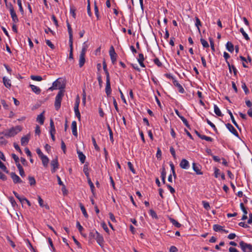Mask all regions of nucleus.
Here are the masks:
<instances>
[{"label":"nucleus","instance_id":"nucleus-40","mask_svg":"<svg viewBox=\"0 0 252 252\" xmlns=\"http://www.w3.org/2000/svg\"><path fill=\"white\" fill-rule=\"evenodd\" d=\"M31 78L34 81H41L42 80V78L40 76L38 75H32Z\"/></svg>","mask_w":252,"mask_h":252},{"label":"nucleus","instance_id":"nucleus-8","mask_svg":"<svg viewBox=\"0 0 252 252\" xmlns=\"http://www.w3.org/2000/svg\"><path fill=\"white\" fill-rule=\"evenodd\" d=\"M226 126L230 132H231L235 136L239 137L238 133L232 125H231L229 123H228L226 124Z\"/></svg>","mask_w":252,"mask_h":252},{"label":"nucleus","instance_id":"nucleus-51","mask_svg":"<svg viewBox=\"0 0 252 252\" xmlns=\"http://www.w3.org/2000/svg\"><path fill=\"white\" fill-rule=\"evenodd\" d=\"M201 139H203V140H205L207 141H210V142H212L213 140V139L212 138L209 137V136H207L204 135H202Z\"/></svg>","mask_w":252,"mask_h":252},{"label":"nucleus","instance_id":"nucleus-63","mask_svg":"<svg viewBox=\"0 0 252 252\" xmlns=\"http://www.w3.org/2000/svg\"><path fill=\"white\" fill-rule=\"evenodd\" d=\"M12 157L14 159L16 163H17L19 162V158L18 156H17L15 154H12Z\"/></svg>","mask_w":252,"mask_h":252},{"label":"nucleus","instance_id":"nucleus-16","mask_svg":"<svg viewBox=\"0 0 252 252\" xmlns=\"http://www.w3.org/2000/svg\"><path fill=\"white\" fill-rule=\"evenodd\" d=\"M180 165L183 169L189 168V165L188 161L185 159H183L180 162Z\"/></svg>","mask_w":252,"mask_h":252},{"label":"nucleus","instance_id":"nucleus-1","mask_svg":"<svg viewBox=\"0 0 252 252\" xmlns=\"http://www.w3.org/2000/svg\"><path fill=\"white\" fill-rule=\"evenodd\" d=\"M94 239L96 240L97 243L100 246H102L104 243L103 236L96 230H92L89 234V241L93 242Z\"/></svg>","mask_w":252,"mask_h":252},{"label":"nucleus","instance_id":"nucleus-50","mask_svg":"<svg viewBox=\"0 0 252 252\" xmlns=\"http://www.w3.org/2000/svg\"><path fill=\"white\" fill-rule=\"evenodd\" d=\"M127 165H128V167L129 169H130V170L133 174H135L136 173L135 170L133 168L132 164L130 161L127 162Z\"/></svg>","mask_w":252,"mask_h":252},{"label":"nucleus","instance_id":"nucleus-64","mask_svg":"<svg viewBox=\"0 0 252 252\" xmlns=\"http://www.w3.org/2000/svg\"><path fill=\"white\" fill-rule=\"evenodd\" d=\"M144 60H145V59H144L143 54L142 53H140L139 54V58L137 59L138 63L139 62H144Z\"/></svg>","mask_w":252,"mask_h":252},{"label":"nucleus","instance_id":"nucleus-52","mask_svg":"<svg viewBox=\"0 0 252 252\" xmlns=\"http://www.w3.org/2000/svg\"><path fill=\"white\" fill-rule=\"evenodd\" d=\"M94 13L95 15L96 16L97 18H99V12L98 8L96 5V1H94Z\"/></svg>","mask_w":252,"mask_h":252},{"label":"nucleus","instance_id":"nucleus-29","mask_svg":"<svg viewBox=\"0 0 252 252\" xmlns=\"http://www.w3.org/2000/svg\"><path fill=\"white\" fill-rule=\"evenodd\" d=\"M79 206H80L81 210L83 215L84 216V217L86 218H88V214L87 213V211H86V210L85 209V207L83 206V205L82 203H80L79 204Z\"/></svg>","mask_w":252,"mask_h":252},{"label":"nucleus","instance_id":"nucleus-59","mask_svg":"<svg viewBox=\"0 0 252 252\" xmlns=\"http://www.w3.org/2000/svg\"><path fill=\"white\" fill-rule=\"evenodd\" d=\"M48 242H49V245H50L52 250L53 252H55V248L53 245V242H52V240L51 239V238H48Z\"/></svg>","mask_w":252,"mask_h":252},{"label":"nucleus","instance_id":"nucleus-17","mask_svg":"<svg viewBox=\"0 0 252 252\" xmlns=\"http://www.w3.org/2000/svg\"><path fill=\"white\" fill-rule=\"evenodd\" d=\"M105 93L108 96L111 94L110 81H106V82Z\"/></svg>","mask_w":252,"mask_h":252},{"label":"nucleus","instance_id":"nucleus-26","mask_svg":"<svg viewBox=\"0 0 252 252\" xmlns=\"http://www.w3.org/2000/svg\"><path fill=\"white\" fill-rule=\"evenodd\" d=\"M40 158L42 160L43 166L46 167L49 162V158L46 156H42Z\"/></svg>","mask_w":252,"mask_h":252},{"label":"nucleus","instance_id":"nucleus-48","mask_svg":"<svg viewBox=\"0 0 252 252\" xmlns=\"http://www.w3.org/2000/svg\"><path fill=\"white\" fill-rule=\"evenodd\" d=\"M153 62H154L155 64L158 67H161L162 65L161 62L157 58H155L153 60Z\"/></svg>","mask_w":252,"mask_h":252},{"label":"nucleus","instance_id":"nucleus-35","mask_svg":"<svg viewBox=\"0 0 252 252\" xmlns=\"http://www.w3.org/2000/svg\"><path fill=\"white\" fill-rule=\"evenodd\" d=\"M50 132H56V129L54 126V124L53 120H50Z\"/></svg>","mask_w":252,"mask_h":252},{"label":"nucleus","instance_id":"nucleus-37","mask_svg":"<svg viewBox=\"0 0 252 252\" xmlns=\"http://www.w3.org/2000/svg\"><path fill=\"white\" fill-rule=\"evenodd\" d=\"M241 83H242V88L244 90L245 93L246 94H248L249 93V90L248 88H247L246 83L243 81H242Z\"/></svg>","mask_w":252,"mask_h":252},{"label":"nucleus","instance_id":"nucleus-54","mask_svg":"<svg viewBox=\"0 0 252 252\" xmlns=\"http://www.w3.org/2000/svg\"><path fill=\"white\" fill-rule=\"evenodd\" d=\"M202 204L204 208L207 210H209L210 209V206L208 202L203 201H202Z\"/></svg>","mask_w":252,"mask_h":252},{"label":"nucleus","instance_id":"nucleus-41","mask_svg":"<svg viewBox=\"0 0 252 252\" xmlns=\"http://www.w3.org/2000/svg\"><path fill=\"white\" fill-rule=\"evenodd\" d=\"M28 179L29 181V184L31 186H34L35 185L36 181L33 177L29 176Z\"/></svg>","mask_w":252,"mask_h":252},{"label":"nucleus","instance_id":"nucleus-23","mask_svg":"<svg viewBox=\"0 0 252 252\" xmlns=\"http://www.w3.org/2000/svg\"><path fill=\"white\" fill-rule=\"evenodd\" d=\"M88 183L90 187L91 191L93 194L94 196L95 195V192H94V186L93 182H92L91 178L87 179Z\"/></svg>","mask_w":252,"mask_h":252},{"label":"nucleus","instance_id":"nucleus-24","mask_svg":"<svg viewBox=\"0 0 252 252\" xmlns=\"http://www.w3.org/2000/svg\"><path fill=\"white\" fill-rule=\"evenodd\" d=\"M226 63L228 66L229 71L231 72V69H232L234 75L236 76L237 73V70L236 68L235 67V66L234 65H230L228 62H226Z\"/></svg>","mask_w":252,"mask_h":252},{"label":"nucleus","instance_id":"nucleus-11","mask_svg":"<svg viewBox=\"0 0 252 252\" xmlns=\"http://www.w3.org/2000/svg\"><path fill=\"white\" fill-rule=\"evenodd\" d=\"M10 13L13 22L15 23H17L19 21V20L14 8L11 7Z\"/></svg>","mask_w":252,"mask_h":252},{"label":"nucleus","instance_id":"nucleus-5","mask_svg":"<svg viewBox=\"0 0 252 252\" xmlns=\"http://www.w3.org/2000/svg\"><path fill=\"white\" fill-rule=\"evenodd\" d=\"M163 117L165 124V128L167 129H170L171 135L173 137V128L172 127L171 121L170 119L168 120V116L167 115L166 116H164Z\"/></svg>","mask_w":252,"mask_h":252},{"label":"nucleus","instance_id":"nucleus-53","mask_svg":"<svg viewBox=\"0 0 252 252\" xmlns=\"http://www.w3.org/2000/svg\"><path fill=\"white\" fill-rule=\"evenodd\" d=\"M240 206L242 211L244 213V214L247 215L248 212L246 208L245 207L244 204L243 203H241L240 204Z\"/></svg>","mask_w":252,"mask_h":252},{"label":"nucleus","instance_id":"nucleus-28","mask_svg":"<svg viewBox=\"0 0 252 252\" xmlns=\"http://www.w3.org/2000/svg\"><path fill=\"white\" fill-rule=\"evenodd\" d=\"M227 111H228L229 115L230 116V118H231V121H232L233 124L236 127H237L238 128H239V126H238V124L236 123V122L235 121L234 118L233 117V115L232 112H231V111L229 110H228Z\"/></svg>","mask_w":252,"mask_h":252},{"label":"nucleus","instance_id":"nucleus-42","mask_svg":"<svg viewBox=\"0 0 252 252\" xmlns=\"http://www.w3.org/2000/svg\"><path fill=\"white\" fill-rule=\"evenodd\" d=\"M240 32H241V33L243 34V35L244 36V38H245L246 40H250V38L248 36V35L246 33V32H245L244 30L243 29V28H241L240 29Z\"/></svg>","mask_w":252,"mask_h":252},{"label":"nucleus","instance_id":"nucleus-22","mask_svg":"<svg viewBox=\"0 0 252 252\" xmlns=\"http://www.w3.org/2000/svg\"><path fill=\"white\" fill-rule=\"evenodd\" d=\"M83 172H84L87 179L90 178V174L89 172L88 163H86L84 164L83 167Z\"/></svg>","mask_w":252,"mask_h":252},{"label":"nucleus","instance_id":"nucleus-44","mask_svg":"<svg viewBox=\"0 0 252 252\" xmlns=\"http://www.w3.org/2000/svg\"><path fill=\"white\" fill-rule=\"evenodd\" d=\"M92 142H93V145H94L95 150L96 151H99L100 150V148L97 145L95 139L94 137H92Z\"/></svg>","mask_w":252,"mask_h":252},{"label":"nucleus","instance_id":"nucleus-3","mask_svg":"<svg viewBox=\"0 0 252 252\" xmlns=\"http://www.w3.org/2000/svg\"><path fill=\"white\" fill-rule=\"evenodd\" d=\"M21 130V127L20 126H17L15 127L11 128L8 131L5 132L4 133V135L6 137H13L17 134Z\"/></svg>","mask_w":252,"mask_h":252},{"label":"nucleus","instance_id":"nucleus-62","mask_svg":"<svg viewBox=\"0 0 252 252\" xmlns=\"http://www.w3.org/2000/svg\"><path fill=\"white\" fill-rule=\"evenodd\" d=\"M13 145H14V147L15 149L17 151H18L21 154H22V152L19 146L16 143H14Z\"/></svg>","mask_w":252,"mask_h":252},{"label":"nucleus","instance_id":"nucleus-6","mask_svg":"<svg viewBox=\"0 0 252 252\" xmlns=\"http://www.w3.org/2000/svg\"><path fill=\"white\" fill-rule=\"evenodd\" d=\"M109 55L110 56V58L113 64H114L116 61L117 59V54L116 53L114 48L113 46H112L110 48L109 51Z\"/></svg>","mask_w":252,"mask_h":252},{"label":"nucleus","instance_id":"nucleus-2","mask_svg":"<svg viewBox=\"0 0 252 252\" xmlns=\"http://www.w3.org/2000/svg\"><path fill=\"white\" fill-rule=\"evenodd\" d=\"M64 95V90H61L58 92L55 98V107L56 110H58L61 107L62 98Z\"/></svg>","mask_w":252,"mask_h":252},{"label":"nucleus","instance_id":"nucleus-19","mask_svg":"<svg viewBox=\"0 0 252 252\" xmlns=\"http://www.w3.org/2000/svg\"><path fill=\"white\" fill-rule=\"evenodd\" d=\"M85 55L80 54L79 65L80 67H82L85 64Z\"/></svg>","mask_w":252,"mask_h":252},{"label":"nucleus","instance_id":"nucleus-18","mask_svg":"<svg viewBox=\"0 0 252 252\" xmlns=\"http://www.w3.org/2000/svg\"><path fill=\"white\" fill-rule=\"evenodd\" d=\"M44 113L43 112L37 116L36 121L41 125H43L45 118L44 117Z\"/></svg>","mask_w":252,"mask_h":252},{"label":"nucleus","instance_id":"nucleus-13","mask_svg":"<svg viewBox=\"0 0 252 252\" xmlns=\"http://www.w3.org/2000/svg\"><path fill=\"white\" fill-rule=\"evenodd\" d=\"M67 30L69 34V42H73V34H72V31L71 27L69 23L67 22Z\"/></svg>","mask_w":252,"mask_h":252},{"label":"nucleus","instance_id":"nucleus-10","mask_svg":"<svg viewBox=\"0 0 252 252\" xmlns=\"http://www.w3.org/2000/svg\"><path fill=\"white\" fill-rule=\"evenodd\" d=\"M192 168L193 170L196 172L197 175H202L203 173L201 171V167L200 165L195 163H193Z\"/></svg>","mask_w":252,"mask_h":252},{"label":"nucleus","instance_id":"nucleus-32","mask_svg":"<svg viewBox=\"0 0 252 252\" xmlns=\"http://www.w3.org/2000/svg\"><path fill=\"white\" fill-rule=\"evenodd\" d=\"M195 26L197 27L198 32H200V27L201 26V23L199 19L197 17H195Z\"/></svg>","mask_w":252,"mask_h":252},{"label":"nucleus","instance_id":"nucleus-20","mask_svg":"<svg viewBox=\"0 0 252 252\" xmlns=\"http://www.w3.org/2000/svg\"><path fill=\"white\" fill-rule=\"evenodd\" d=\"M2 80L4 86L7 88H10L11 86L10 80L9 79L7 78L6 77H3Z\"/></svg>","mask_w":252,"mask_h":252},{"label":"nucleus","instance_id":"nucleus-12","mask_svg":"<svg viewBox=\"0 0 252 252\" xmlns=\"http://www.w3.org/2000/svg\"><path fill=\"white\" fill-rule=\"evenodd\" d=\"M174 86L180 93L183 94L185 93V90L183 86L176 80H174Z\"/></svg>","mask_w":252,"mask_h":252},{"label":"nucleus","instance_id":"nucleus-34","mask_svg":"<svg viewBox=\"0 0 252 252\" xmlns=\"http://www.w3.org/2000/svg\"><path fill=\"white\" fill-rule=\"evenodd\" d=\"M213 229L215 231L218 232V231H222L223 230L222 226H221L219 224H214L213 225Z\"/></svg>","mask_w":252,"mask_h":252},{"label":"nucleus","instance_id":"nucleus-27","mask_svg":"<svg viewBox=\"0 0 252 252\" xmlns=\"http://www.w3.org/2000/svg\"><path fill=\"white\" fill-rule=\"evenodd\" d=\"M29 141V137L27 136L22 137L21 139V143L22 146L26 145Z\"/></svg>","mask_w":252,"mask_h":252},{"label":"nucleus","instance_id":"nucleus-21","mask_svg":"<svg viewBox=\"0 0 252 252\" xmlns=\"http://www.w3.org/2000/svg\"><path fill=\"white\" fill-rule=\"evenodd\" d=\"M30 87L32 91L35 94H39L41 93V90L39 87L33 85H30Z\"/></svg>","mask_w":252,"mask_h":252},{"label":"nucleus","instance_id":"nucleus-30","mask_svg":"<svg viewBox=\"0 0 252 252\" xmlns=\"http://www.w3.org/2000/svg\"><path fill=\"white\" fill-rule=\"evenodd\" d=\"M52 85L53 88H55L56 89H59L61 90H62L61 89H62V87H60L61 83L60 82H59L58 80L54 82Z\"/></svg>","mask_w":252,"mask_h":252},{"label":"nucleus","instance_id":"nucleus-31","mask_svg":"<svg viewBox=\"0 0 252 252\" xmlns=\"http://www.w3.org/2000/svg\"><path fill=\"white\" fill-rule=\"evenodd\" d=\"M214 112L217 116H222V114L219 108L217 106V105L215 104L214 106Z\"/></svg>","mask_w":252,"mask_h":252},{"label":"nucleus","instance_id":"nucleus-58","mask_svg":"<svg viewBox=\"0 0 252 252\" xmlns=\"http://www.w3.org/2000/svg\"><path fill=\"white\" fill-rule=\"evenodd\" d=\"M76 227L78 229V230L80 232V233H81V232L84 229L83 227L82 226V225L80 224V223L79 221H77Z\"/></svg>","mask_w":252,"mask_h":252},{"label":"nucleus","instance_id":"nucleus-39","mask_svg":"<svg viewBox=\"0 0 252 252\" xmlns=\"http://www.w3.org/2000/svg\"><path fill=\"white\" fill-rule=\"evenodd\" d=\"M206 122L207 124L210 125L214 130V131L216 132V133H218V130L215 126V125L212 123L208 119H206Z\"/></svg>","mask_w":252,"mask_h":252},{"label":"nucleus","instance_id":"nucleus-14","mask_svg":"<svg viewBox=\"0 0 252 252\" xmlns=\"http://www.w3.org/2000/svg\"><path fill=\"white\" fill-rule=\"evenodd\" d=\"M77 153L78 154V158L80 162L82 163H84L86 160V156L80 150L77 151Z\"/></svg>","mask_w":252,"mask_h":252},{"label":"nucleus","instance_id":"nucleus-61","mask_svg":"<svg viewBox=\"0 0 252 252\" xmlns=\"http://www.w3.org/2000/svg\"><path fill=\"white\" fill-rule=\"evenodd\" d=\"M51 18H52V20L53 21L56 26L57 27H58L59 26V25H58V20H57L56 17H55V16L54 15H52Z\"/></svg>","mask_w":252,"mask_h":252},{"label":"nucleus","instance_id":"nucleus-36","mask_svg":"<svg viewBox=\"0 0 252 252\" xmlns=\"http://www.w3.org/2000/svg\"><path fill=\"white\" fill-rule=\"evenodd\" d=\"M38 203L39 204V205L40 206V207H43L44 206V204H43V199L41 198V197L40 196H38ZM45 207H46V208L49 209V207L48 205H45Z\"/></svg>","mask_w":252,"mask_h":252},{"label":"nucleus","instance_id":"nucleus-9","mask_svg":"<svg viewBox=\"0 0 252 252\" xmlns=\"http://www.w3.org/2000/svg\"><path fill=\"white\" fill-rule=\"evenodd\" d=\"M10 176L15 184L22 183L23 182L20 178L14 172H11L10 174Z\"/></svg>","mask_w":252,"mask_h":252},{"label":"nucleus","instance_id":"nucleus-4","mask_svg":"<svg viewBox=\"0 0 252 252\" xmlns=\"http://www.w3.org/2000/svg\"><path fill=\"white\" fill-rule=\"evenodd\" d=\"M240 247L244 252H252V245L241 241L239 243Z\"/></svg>","mask_w":252,"mask_h":252},{"label":"nucleus","instance_id":"nucleus-56","mask_svg":"<svg viewBox=\"0 0 252 252\" xmlns=\"http://www.w3.org/2000/svg\"><path fill=\"white\" fill-rule=\"evenodd\" d=\"M150 214L152 216V218L158 219V216L156 213L153 210H150Z\"/></svg>","mask_w":252,"mask_h":252},{"label":"nucleus","instance_id":"nucleus-15","mask_svg":"<svg viewBox=\"0 0 252 252\" xmlns=\"http://www.w3.org/2000/svg\"><path fill=\"white\" fill-rule=\"evenodd\" d=\"M71 128L72 134L74 136H77V123L76 121H73L71 124Z\"/></svg>","mask_w":252,"mask_h":252},{"label":"nucleus","instance_id":"nucleus-55","mask_svg":"<svg viewBox=\"0 0 252 252\" xmlns=\"http://www.w3.org/2000/svg\"><path fill=\"white\" fill-rule=\"evenodd\" d=\"M1 103L5 109L7 110L9 109V105L6 103L5 100L4 99L1 100Z\"/></svg>","mask_w":252,"mask_h":252},{"label":"nucleus","instance_id":"nucleus-38","mask_svg":"<svg viewBox=\"0 0 252 252\" xmlns=\"http://www.w3.org/2000/svg\"><path fill=\"white\" fill-rule=\"evenodd\" d=\"M165 178H166V171H165V169L164 167H163L162 169L161 173V180H162V182H163V183H165Z\"/></svg>","mask_w":252,"mask_h":252},{"label":"nucleus","instance_id":"nucleus-46","mask_svg":"<svg viewBox=\"0 0 252 252\" xmlns=\"http://www.w3.org/2000/svg\"><path fill=\"white\" fill-rule=\"evenodd\" d=\"M45 42L46 44L50 47V48L52 49H54L55 48V45L51 42V41L49 39H46Z\"/></svg>","mask_w":252,"mask_h":252},{"label":"nucleus","instance_id":"nucleus-60","mask_svg":"<svg viewBox=\"0 0 252 252\" xmlns=\"http://www.w3.org/2000/svg\"><path fill=\"white\" fill-rule=\"evenodd\" d=\"M87 45H84L82 47V50L81 51L80 54L85 55L86 52L87 50Z\"/></svg>","mask_w":252,"mask_h":252},{"label":"nucleus","instance_id":"nucleus-43","mask_svg":"<svg viewBox=\"0 0 252 252\" xmlns=\"http://www.w3.org/2000/svg\"><path fill=\"white\" fill-rule=\"evenodd\" d=\"M2 134H3L2 133ZM2 134V133H1ZM1 133H0V135ZM7 143V140L4 138L3 136H0V145H5Z\"/></svg>","mask_w":252,"mask_h":252},{"label":"nucleus","instance_id":"nucleus-49","mask_svg":"<svg viewBox=\"0 0 252 252\" xmlns=\"http://www.w3.org/2000/svg\"><path fill=\"white\" fill-rule=\"evenodd\" d=\"M200 42H201L202 46L204 47H205V48H208L209 47V45L208 43L204 39L201 38L200 39Z\"/></svg>","mask_w":252,"mask_h":252},{"label":"nucleus","instance_id":"nucleus-47","mask_svg":"<svg viewBox=\"0 0 252 252\" xmlns=\"http://www.w3.org/2000/svg\"><path fill=\"white\" fill-rule=\"evenodd\" d=\"M108 129L109 131V136H110V139L112 142H113V132L112 130L109 125H107Z\"/></svg>","mask_w":252,"mask_h":252},{"label":"nucleus","instance_id":"nucleus-33","mask_svg":"<svg viewBox=\"0 0 252 252\" xmlns=\"http://www.w3.org/2000/svg\"><path fill=\"white\" fill-rule=\"evenodd\" d=\"M70 51H69V59H73V42H69Z\"/></svg>","mask_w":252,"mask_h":252},{"label":"nucleus","instance_id":"nucleus-57","mask_svg":"<svg viewBox=\"0 0 252 252\" xmlns=\"http://www.w3.org/2000/svg\"><path fill=\"white\" fill-rule=\"evenodd\" d=\"M113 104H114V106L115 107V108L116 110L118 112H119V108H118V104H117V103L116 99L114 97H113Z\"/></svg>","mask_w":252,"mask_h":252},{"label":"nucleus","instance_id":"nucleus-45","mask_svg":"<svg viewBox=\"0 0 252 252\" xmlns=\"http://www.w3.org/2000/svg\"><path fill=\"white\" fill-rule=\"evenodd\" d=\"M17 3L19 8V10L22 15L24 14V11L22 5V1L21 0H17Z\"/></svg>","mask_w":252,"mask_h":252},{"label":"nucleus","instance_id":"nucleus-25","mask_svg":"<svg viewBox=\"0 0 252 252\" xmlns=\"http://www.w3.org/2000/svg\"><path fill=\"white\" fill-rule=\"evenodd\" d=\"M226 48L227 50L231 53L233 52L234 51V46L231 42L228 41L226 43Z\"/></svg>","mask_w":252,"mask_h":252},{"label":"nucleus","instance_id":"nucleus-7","mask_svg":"<svg viewBox=\"0 0 252 252\" xmlns=\"http://www.w3.org/2000/svg\"><path fill=\"white\" fill-rule=\"evenodd\" d=\"M51 165L52 167V169L51 170L52 172H55L57 169L59 168V166L57 157L51 161Z\"/></svg>","mask_w":252,"mask_h":252}]
</instances>
